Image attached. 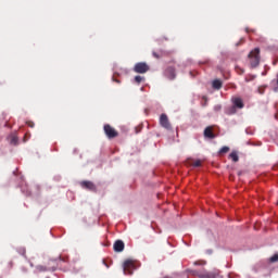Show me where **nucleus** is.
<instances>
[{
  "label": "nucleus",
  "instance_id": "20",
  "mask_svg": "<svg viewBox=\"0 0 278 278\" xmlns=\"http://www.w3.org/2000/svg\"><path fill=\"white\" fill-rule=\"evenodd\" d=\"M144 81V76H136L135 77V83L136 84H142Z\"/></svg>",
  "mask_w": 278,
  "mask_h": 278
},
{
  "label": "nucleus",
  "instance_id": "27",
  "mask_svg": "<svg viewBox=\"0 0 278 278\" xmlns=\"http://www.w3.org/2000/svg\"><path fill=\"white\" fill-rule=\"evenodd\" d=\"M113 81H116L117 84H121V80H118V79H113Z\"/></svg>",
  "mask_w": 278,
  "mask_h": 278
},
{
  "label": "nucleus",
  "instance_id": "13",
  "mask_svg": "<svg viewBox=\"0 0 278 278\" xmlns=\"http://www.w3.org/2000/svg\"><path fill=\"white\" fill-rule=\"evenodd\" d=\"M237 112L238 109L233 105L225 109V114H227L228 116H233V114H236Z\"/></svg>",
  "mask_w": 278,
  "mask_h": 278
},
{
  "label": "nucleus",
  "instance_id": "2",
  "mask_svg": "<svg viewBox=\"0 0 278 278\" xmlns=\"http://www.w3.org/2000/svg\"><path fill=\"white\" fill-rule=\"evenodd\" d=\"M103 129L109 140L118 138V131L114 127H112L110 124L104 125Z\"/></svg>",
  "mask_w": 278,
  "mask_h": 278
},
{
  "label": "nucleus",
  "instance_id": "9",
  "mask_svg": "<svg viewBox=\"0 0 278 278\" xmlns=\"http://www.w3.org/2000/svg\"><path fill=\"white\" fill-rule=\"evenodd\" d=\"M204 138H208L210 140H214V138H216V135H214V128H212V126H207L204 129Z\"/></svg>",
  "mask_w": 278,
  "mask_h": 278
},
{
  "label": "nucleus",
  "instance_id": "11",
  "mask_svg": "<svg viewBox=\"0 0 278 278\" xmlns=\"http://www.w3.org/2000/svg\"><path fill=\"white\" fill-rule=\"evenodd\" d=\"M216 277H218L217 271H207V273L200 274V278H216Z\"/></svg>",
  "mask_w": 278,
  "mask_h": 278
},
{
  "label": "nucleus",
  "instance_id": "14",
  "mask_svg": "<svg viewBox=\"0 0 278 278\" xmlns=\"http://www.w3.org/2000/svg\"><path fill=\"white\" fill-rule=\"evenodd\" d=\"M212 86L215 90H220V88H223V81L220 79H215L213 80Z\"/></svg>",
  "mask_w": 278,
  "mask_h": 278
},
{
  "label": "nucleus",
  "instance_id": "1",
  "mask_svg": "<svg viewBox=\"0 0 278 278\" xmlns=\"http://www.w3.org/2000/svg\"><path fill=\"white\" fill-rule=\"evenodd\" d=\"M248 58L250 60L251 68H257V66H260V60H262V58L260 56V48H255L254 50H252L249 53Z\"/></svg>",
  "mask_w": 278,
  "mask_h": 278
},
{
  "label": "nucleus",
  "instance_id": "23",
  "mask_svg": "<svg viewBox=\"0 0 278 278\" xmlns=\"http://www.w3.org/2000/svg\"><path fill=\"white\" fill-rule=\"evenodd\" d=\"M191 166H193L194 168H199V166H201V161L197 160L193 163H191Z\"/></svg>",
  "mask_w": 278,
  "mask_h": 278
},
{
  "label": "nucleus",
  "instance_id": "21",
  "mask_svg": "<svg viewBox=\"0 0 278 278\" xmlns=\"http://www.w3.org/2000/svg\"><path fill=\"white\" fill-rule=\"evenodd\" d=\"M269 262L271 264H275V262H278V253L277 254H274L270 258H269Z\"/></svg>",
  "mask_w": 278,
  "mask_h": 278
},
{
  "label": "nucleus",
  "instance_id": "28",
  "mask_svg": "<svg viewBox=\"0 0 278 278\" xmlns=\"http://www.w3.org/2000/svg\"><path fill=\"white\" fill-rule=\"evenodd\" d=\"M215 110H216V111L220 110V106H215Z\"/></svg>",
  "mask_w": 278,
  "mask_h": 278
},
{
  "label": "nucleus",
  "instance_id": "10",
  "mask_svg": "<svg viewBox=\"0 0 278 278\" xmlns=\"http://www.w3.org/2000/svg\"><path fill=\"white\" fill-rule=\"evenodd\" d=\"M56 268H58L56 266L47 267L45 265H38L36 267V271L37 273H47L48 270H55Z\"/></svg>",
  "mask_w": 278,
  "mask_h": 278
},
{
  "label": "nucleus",
  "instance_id": "26",
  "mask_svg": "<svg viewBox=\"0 0 278 278\" xmlns=\"http://www.w3.org/2000/svg\"><path fill=\"white\" fill-rule=\"evenodd\" d=\"M205 103L203 105H207V98L206 97H203Z\"/></svg>",
  "mask_w": 278,
  "mask_h": 278
},
{
  "label": "nucleus",
  "instance_id": "22",
  "mask_svg": "<svg viewBox=\"0 0 278 278\" xmlns=\"http://www.w3.org/2000/svg\"><path fill=\"white\" fill-rule=\"evenodd\" d=\"M219 153L225 154V153H229V147L225 146L219 150Z\"/></svg>",
  "mask_w": 278,
  "mask_h": 278
},
{
  "label": "nucleus",
  "instance_id": "29",
  "mask_svg": "<svg viewBox=\"0 0 278 278\" xmlns=\"http://www.w3.org/2000/svg\"><path fill=\"white\" fill-rule=\"evenodd\" d=\"M52 262H58V260H53Z\"/></svg>",
  "mask_w": 278,
  "mask_h": 278
},
{
  "label": "nucleus",
  "instance_id": "24",
  "mask_svg": "<svg viewBox=\"0 0 278 278\" xmlns=\"http://www.w3.org/2000/svg\"><path fill=\"white\" fill-rule=\"evenodd\" d=\"M60 262H68V256H59Z\"/></svg>",
  "mask_w": 278,
  "mask_h": 278
},
{
  "label": "nucleus",
  "instance_id": "12",
  "mask_svg": "<svg viewBox=\"0 0 278 278\" xmlns=\"http://www.w3.org/2000/svg\"><path fill=\"white\" fill-rule=\"evenodd\" d=\"M165 75L169 79H175L176 74H175L174 67H167L166 71H165Z\"/></svg>",
  "mask_w": 278,
  "mask_h": 278
},
{
  "label": "nucleus",
  "instance_id": "15",
  "mask_svg": "<svg viewBox=\"0 0 278 278\" xmlns=\"http://www.w3.org/2000/svg\"><path fill=\"white\" fill-rule=\"evenodd\" d=\"M152 55L156 60H160V58H164V55H166V51H163V50H160L159 52L153 51Z\"/></svg>",
  "mask_w": 278,
  "mask_h": 278
},
{
  "label": "nucleus",
  "instance_id": "4",
  "mask_svg": "<svg viewBox=\"0 0 278 278\" xmlns=\"http://www.w3.org/2000/svg\"><path fill=\"white\" fill-rule=\"evenodd\" d=\"M135 269H136V265L134 264V261L127 260L124 262V274L134 275Z\"/></svg>",
  "mask_w": 278,
  "mask_h": 278
},
{
  "label": "nucleus",
  "instance_id": "6",
  "mask_svg": "<svg viewBox=\"0 0 278 278\" xmlns=\"http://www.w3.org/2000/svg\"><path fill=\"white\" fill-rule=\"evenodd\" d=\"M81 188L85 190H90V192H97V185L90 180H84L80 182Z\"/></svg>",
  "mask_w": 278,
  "mask_h": 278
},
{
  "label": "nucleus",
  "instance_id": "18",
  "mask_svg": "<svg viewBox=\"0 0 278 278\" xmlns=\"http://www.w3.org/2000/svg\"><path fill=\"white\" fill-rule=\"evenodd\" d=\"M255 77H256L255 75L249 74V75L245 76L244 81L247 84H249V81H253L255 79Z\"/></svg>",
  "mask_w": 278,
  "mask_h": 278
},
{
  "label": "nucleus",
  "instance_id": "25",
  "mask_svg": "<svg viewBox=\"0 0 278 278\" xmlns=\"http://www.w3.org/2000/svg\"><path fill=\"white\" fill-rule=\"evenodd\" d=\"M27 125H28V127H31V128H34V127H35L34 122H27Z\"/></svg>",
  "mask_w": 278,
  "mask_h": 278
},
{
  "label": "nucleus",
  "instance_id": "19",
  "mask_svg": "<svg viewBox=\"0 0 278 278\" xmlns=\"http://www.w3.org/2000/svg\"><path fill=\"white\" fill-rule=\"evenodd\" d=\"M235 70L238 75H244V68L240 67L239 65H237Z\"/></svg>",
  "mask_w": 278,
  "mask_h": 278
},
{
  "label": "nucleus",
  "instance_id": "7",
  "mask_svg": "<svg viewBox=\"0 0 278 278\" xmlns=\"http://www.w3.org/2000/svg\"><path fill=\"white\" fill-rule=\"evenodd\" d=\"M232 106L236 108L237 110H242L244 108V101L240 97H233L231 99Z\"/></svg>",
  "mask_w": 278,
  "mask_h": 278
},
{
  "label": "nucleus",
  "instance_id": "17",
  "mask_svg": "<svg viewBox=\"0 0 278 278\" xmlns=\"http://www.w3.org/2000/svg\"><path fill=\"white\" fill-rule=\"evenodd\" d=\"M230 160H232V162H238L240 160V157L238 156V152H231L229 154Z\"/></svg>",
  "mask_w": 278,
  "mask_h": 278
},
{
  "label": "nucleus",
  "instance_id": "5",
  "mask_svg": "<svg viewBox=\"0 0 278 278\" xmlns=\"http://www.w3.org/2000/svg\"><path fill=\"white\" fill-rule=\"evenodd\" d=\"M160 125L164 129H167V130L173 129V126L170 125V121H168V115H166L164 113L161 114V116H160Z\"/></svg>",
  "mask_w": 278,
  "mask_h": 278
},
{
  "label": "nucleus",
  "instance_id": "30",
  "mask_svg": "<svg viewBox=\"0 0 278 278\" xmlns=\"http://www.w3.org/2000/svg\"><path fill=\"white\" fill-rule=\"evenodd\" d=\"M275 91H277V88H275Z\"/></svg>",
  "mask_w": 278,
  "mask_h": 278
},
{
  "label": "nucleus",
  "instance_id": "16",
  "mask_svg": "<svg viewBox=\"0 0 278 278\" xmlns=\"http://www.w3.org/2000/svg\"><path fill=\"white\" fill-rule=\"evenodd\" d=\"M10 142L11 144H14V146L18 144V137L16 135H11Z\"/></svg>",
  "mask_w": 278,
  "mask_h": 278
},
{
  "label": "nucleus",
  "instance_id": "3",
  "mask_svg": "<svg viewBox=\"0 0 278 278\" xmlns=\"http://www.w3.org/2000/svg\"><path fill=\"white\" fill-rule=\"evenodd\" d=\"M149 64H147L146 62H139L134 66V72L139 73L140 75H144V73H149Z\"/></svg>",
  "mask_w": 278,
  "mask_h": 278
},
{
  "label": "nucleus",
  "instance_id": "8",
  "mask_svg": "<svg viewBox=\"0 0 278 278\" xmlns=\"http://www.w3.org/2000/svg\"><path fill=\"white\" fill-rule=\"evenodd\" d=\"M113 249L115 253H123V251H125V242H123V240L115 241Z\"/></svg>",
  "mask_w": 278,
  "mask_h": 278
}]
</instances>
